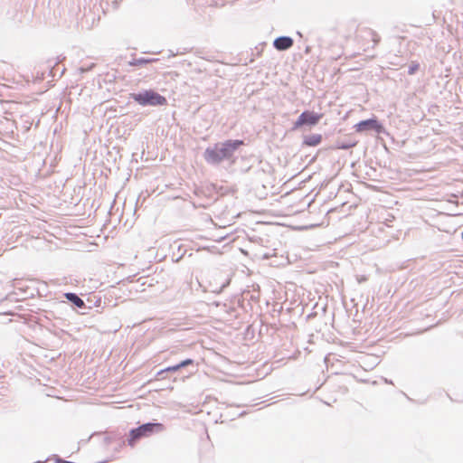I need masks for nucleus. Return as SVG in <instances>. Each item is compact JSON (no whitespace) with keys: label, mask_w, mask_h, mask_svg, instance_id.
Listing matches in <instances>:
<instances>
[{"label":"nucleus","mask_w":463,"mask_h":463,"mask_svg":"<svg viewBox=\"0 0 463 463\" xmlns=\"http://www.w3.org/2000/svg\"><path fill=\"white\" fill-rule=\"evenodd\" d=\"M244 145L242 140H227L223 143L216 144L213 147L206 148L204 159L211 164H219L224 159L232 156L233 153Z\"/></svg>","instance_id":"f257e3e1"},{"label":"nucleus","mask_w":463,"mask_h":463,"mask_svg":"<svg viewBox=\"0 0 463 463\" xmlns=\"http://www.w3.org/2000/svg\"><path fill=\"white\" fill-rule=\"evenodd\" d=\"M163 429L164 426L161 423H146L136 429H133L129 432L128 445L133 448L140 439L147 438L154 432L163 430Z\"/></svg>","instance_id":"f03ea898"},{"label":"nucleus","mask_w":463,"mask_h":463,"mask_svg":"<svg viewBox=\"0 0 463 463\" xmlns=\"http://www.w3.org/2000/svg\"><path fill=\"white\" fill-rule=\"evenodd\" d=\"M131 98L141 106H164L166 105V99L159 93L149 90L140 93L131 94Z\"/></svg>","instance_id":"7ed1b4c3"},{"label":"nucleus","mask_w":463,"mask_h":463,"mask_svg":"<svg viewBox=\"0 0 463 463\" xmlns=\"http://www.w3.org/2000/svg\"><path fill=\"white\" fill-rule=\"evenodd\" d=\"M323 114L316 113L314 111H304L300 114L294 123V129H298L305 125L315 126L322 118Z\"/></svg>","instance_id":"20e7f679"},{"label":"nucleus","mask_w":463,"mask_h":463,"mask_svg":"<svg viewBox=\"0 0 463 463\" xmlns=\"http://www.w3.org/2000/svg\"><path fill=\"white\" fill-rule=\"evenodd\" d=\"M354 129L357 133H362L367 130H375L377 133L383 132V126L375 119L370 118L363 120L354 125Z\"/></svg>","instance_id":"39448f33"},{"label":"nucleus","mask_w":463,"mask_h":463,"mask_svg":"<svg viewBox=\"0 0 463 463\" xmlns=\"http://www.w3.org/2000/svg\"><path fill=\"white\" fill-rule=\"evenodd\" d=\"M293 43L294 42L290 37L282 36V37L277 38L274 41L273 45L279 51H285V50H288L290 47H292Z\"/></svg>","instance_id":"423d86ee"},{"label":"nucleus","mask_w":463,"mask_h":463,"mask_svg":"<svg viewBox=\"0 0 463 463\" xmlns=\"http://www.w3.org/2000/svg\"><path fill=\"white\" fill-rule=\"evenodd\" d=\"M362 40H369L371 42V45L368 47H364L363 51L366 52L370 48H374L375 45L378 43L377 35L374 32L371 30H365L363 32V34L361 35Z\"/></svg>","instance_id":"0eeeda50"},{"label":"nucleus","mask_w":463,"mask_h":463,"mask_svg":"<svg viewBox=\"0 0 463 463\" xmlns=\"http://www.w3.org/2000/svg\"><path fill=\"white\" fill-rule=\"evenodd\" d=\"M321 141L322 136L320 134H312L304 137L303 144L307 146H317Z\"/></svg>","instance_id":"6e6552de"},{"label":"nucleus","mask_w":463,"mask_h":463,"mask_svg":"<svg viewBox=\"0 0 463 463\" xmlns=\"http://www.w3.org/2000/svg\"><path fill=\"white\" fill-rule=\"evenodd\" d=\"M65 298L78 307H83L85 305L84 301L74 293H66Z\"/></svg>","instance_id":"1a4fd4ad"},{"label":"nucleus","mask_w":463,"mask_h":463,"mask_svg":"<svg viewBox=\"0 0 463 463\" xmlns=\"http://www.w3.org/2000/svg\"><path fill=\"white\" fill-rule=\"evenodd\" d=\"M419 67H420V65H419V63H418V62H415V61L411 62V63L410 64V66H409L408 73H409L410 75L414 74V73L419 70Z\"/></svg>","instance_id":"9d476101"},{"label":"nucleus","mask_w":463,"mask_h":463,"mask_svg":"<svg viewBox=\"0 0 463 463\" xmlns=\"http://www.w3.org/2000/svg\"><path fill=\"white\" fill-rule=\"evenodd\" d=\"M179 369H181V367L179 366V364H175V365H173V366H169V367H166L165 369L164 370H161L158 374H162L163 373L165 372H176L178 371Z\"/></svg>","instance_id":"9b49d317"},{"label":"nucleus","mask_w":463,"mask_h":463,"mask_svg":"<svg viewBox=\"0 0 463 463\" xmlns=\"http://www.w3.org/2000/svg\"><path fill=\"white\" fill-rule=\"evenodd\" d=\"M194 361L192 359H186L179 363V366L181 368L185 367L187 365L193 364Z\"/></svg>","instance_id":"f8f14e48"},{"label":"nucleus","mask_w":463,"mask_h":463,"mask_svg":"<svg viewBox=\"0 0 463 463\" xmlns=\"http://www.w3.org/2000/svg\"><path fill=\"white\" fill-rule=\"evenodd\" d=\"M19 290H24L23 287L17 286L16 287Z\"/></svg>","instance_id":"ddd939ff"},{"label":"nucleus","mask_w":463,"mask_h":463,"mask_svg":"<svg viewBox=\"0 0 463 463\" xmlns=\"http://www.w3.org/2000/svg\"><path fill=\"white\" fill-rule=\"evenodd\" d=\"M462 239H463V232H462Z\"/></svg>","instance_id":"4468645a"}]
</instances>
